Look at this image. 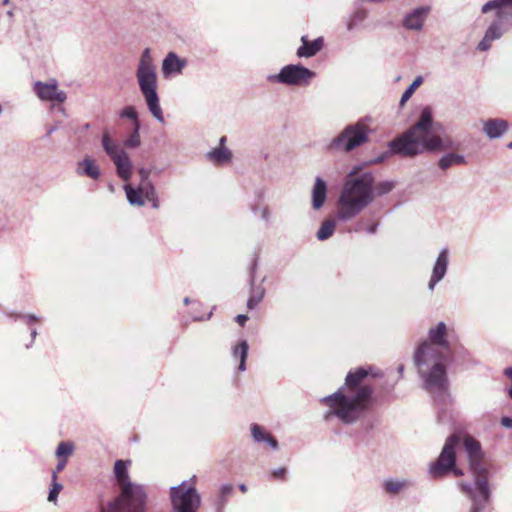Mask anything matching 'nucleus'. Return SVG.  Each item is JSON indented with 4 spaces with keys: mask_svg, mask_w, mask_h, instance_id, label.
<instances>
[{
    "mask_svg": "<svg viewBox=\"0 0 512 512\" xmlns=\"http://www.w3.org/2000/svg\"><path fill=\"white\" fill-rule=\"evenodd\" d=\"M369 375L376 378L381 376V372H375L373 366H359L350 370L344 385L321 400L331 407L324 418L329 420L331 416H335L347 425L364 418L375 404L373 386L364 383Z\"/></svg>",
    "mask_w": 512,
    "mask_h": 512,
    "instance_id": "f257e3e1",
    "label": "nucleus"
},
{
    "mask_svg": "<svg viewBox=\"0 0 512 512\" xmlns=\"http://www.w3.org/2000/svg\"><path fill=\"white\" fill-rule=\"evenodd\" d=\"M414 365L423 381V388L432 394L433 400L440 406H447L452 398L449 392L447 365L457 361L452 356L442 355L440 350L422 341L415 349Z\"/></svg>",
    "mask_w": 512,
    "mask_h": 512,
    "instance_id": "f03ea898",
    "label": "nucleus"
},
{
    "mask_svg": "<svg viewBox=\"0 0 512 512\" xmlns=\"http://www.w3.org/2000/svg\"><path fill=\"white\" fill-rule=\"evenodd\" d=\"M374 183L373 172L363 171L362 165L354 166L344 178L336 218L342 222L350 221L374 202Z\"/></svg>",
    "mask_w": 512,
    "mask_h": 512,
    "instance_id": "7ed1b4c3",
    "label": "nucleus"
},
{
    "mask_svg": "<svg viewBox=\"0 0 512 512\" xmlns=\"http://www.w3.org/2000/svg\"><path fill=\"white\" fill-rule=\"evenodd\" d=\"M130 460L118 459L114 463V477L121 488L119 496L101 503L97 512H147L148 495L141 484L129 477Z\"/></svg>",
    "mask_w": 512,
    "mask_h": 512,
    "instance_id": "20e7f679",
    "label": "nucleus"
},
{
    "mask_svg": "<svg viewBox=\"0 0 512 512\" xmlns=\"http://www.w3.org/2000/svg\"><path fill=\"white\" fill-rule=\"evenodd\" d=\"M433 113L429 106H425L417 119V121L410 126L413 132V141L416 157L424 153H438L446 150L458 148L459 144L456 143L451 137L442 138L433 131Z\"/></svg>",
    "mask_w": 512,
    "mask_h": 512,
    "instance_id": "39448f33",
    "label": "nucleus"
},
{
    "mask_svg": "<svg viewBox=\"0 0 512 512\" xmlns=\"http://www.w3.org/2000/svg\"><path fill=\"white\" fill-rule=\"evenodd\" d=\"M472 482H459L458 487L471 502L469 512H485L491 504L492 489L489 483V471L484 462V456L468 459Z\"/></svg>",
    "mask_w": 512,
    "mask_h": 512,
    "instance_id": "423d86ee",
    "label": "nucleus"
},
{
    "mask_svg": "<svg viewBox=\"0 0 512 512\" xmlns=\"http://www.w3.org/2000/svg\"><path fill=\"white\" fill-rule=\"evenodd\" d=\"M136 78L149 112L158 122L164 123L163 110L157 92L158 76L150 48H145L141 53Z\"/></svg>",
    "mask_w": 512,
    "mask_h": 512,
    "instance_id": "0eeeda50",
    "label": "nucleus"
},
{
    "mask_svg": "<svg viewBox=\"0 0 512 512\" xmlns=\"http://www.w3.org/2000/svg\"><path fill=\"white\" fill-rule=\"evenodd\" d=\"M369 117L348 124L327 145L329 152L350 153L369 141L371 129L367 124Z\"/></svg>",
    "mask_w": 512,
    "mask_h": 512,
    "instance_id": "6e6552de",
    "label": "nucleus"
},
{
    "mask_svg": "<svg viewBox=\"0 0 512 512\" xmlns=\"http://www.w3.org/2000/svg\"><path fill=\"white\" fill-rule=\"evenodd\" d=\"M459 443L460 437L457 434H451L447 437L440 454L428 466V473L433 479L444 478L450 473L455 477L464 475V471L457 466L456 450Z\"/></svg>",
    "mask_w": 512,
    "mask_h": 512,
    "instance_id": "1a4fd4ad",
    "label": "nucleus"
},
{
    "mask_svg": "<svg viewBox=\"0 0 512 512\" xmlns=\"http://www.w3.org/2000/svg\"><path fill=\"white\" fill-rule=\"evenodd\" d=\"M512 0H489L484 3L481 7V13L487 14L491 11H495V18L488 25L485 30L484 36L481 41L478 43L476 49L480 52L488 51L492 42L499 40L505 33L503 29V23H505V15L502 12V8H511Z\"/></svg>",
    "mask_w": 512,
    "mask_h": 512,
    "instance_id": "9d476101",
    "label": "nucleus"
},
{
    "mask_svg": "<svg viewBox=\"0 0 512 512\" xmlns=\"http://www.w3.org/2000/svg\"><path fill=\"white\" fill-rule=\"evenodd\" d=\"M196 476H192L190 481L184 480L180 484L169 488V496L172 512H198L202 499L196 489L194 482Z\"/></svg>",
    "mask_w": 512,
    "mask_h": 512,
    "instance_id": "9b49d317",
    "label": "nucleus"
},
{
    "mask_svg": "<svg viewBox=\"0 0 512 512\" xmlns=\"http://www.w3.org/2000/svg\"><path fill=\"white\" fill-rule=\"evenodd\" d=\"M101 145L115 165L117 176L125 182L129 181L133 173V163L128 153L112 139L108 132L102 134Z\"/></svg>",
    "mask_w": 512,
    "mask_h": 512,
    "instance_id": "f8f14e48",
    "label": "nucleus"
},
{
    "mask_svg": "<svg viewBox=\"0 0 512 512\" xmlns=\"http://www.w3.org/2000/svg\"><path fill=\"white\" fill-rule=\"evenodd\" d=\"M315 76L314 71L297 63L283 66L277 74H269L266 80L269 83L302 87L307 86Z\"/></svg>",
    "mask_w": 512,
    "mask_h": 512,
    "instance_id": "ddd939ff",
    "label": "nucleus"
},
{
    "mask_svg": "<svg viewBox=\"0 0 512 512\" xmlns=\"http://www.w3.org/2000/svg\"><path fill=\"white\" fill-rule=\"evenodd\" d=\"M413 132L410 127L400 135L396 136L387 143L388 149L381 153L378 157L370 160L369 164H378L384 162L391 156H400L404 158H415V148L413 141Z\"/></svg>",
    "mask_w": 512,
    "mask_h": 512,
    "instance_id": "4468645a",
    "label": "nucleus"
},
{
    "mask_svg": "<svg viewBox=\"0 0 512 512\" xmlns=\"http://www.w3.org/2000/svg\"><path fill=\"white\" fill-rule=\"evenodd\" d=\"M431 347L436 346L442 349V355L452 356L454 359L465 356L466 349L462 345L453 344L448 339V331L445 322L440 321L435 327L428 331V341L425 340Z\"/></svg>",
    "mask_w": 512,
    "mask_h": 512,
    "instance_id": "2eb2a0df",
    "label": "nucleus"
},
{
    "mask_svg": "<svg viewBox=\"0 0 512 512\" xmlns=\"http://www.w3.org/2000/svg\"><path fill=\"white\" fill-rule=\"evenodd\" d=\"M258 268V255L255 254L249 268V288H250V296L247 300L246 306L248 309H255L264 299L266 294V289L262 285L266 278L264 277L261 281V284L256 285V271Z\"/></svg>",
    "mask_w": 512,
    "mask_h": 512,
    "instance_id": "dca6fc26",
    "label": "nucleus"
},
{
    "mask_svg": "<svg viewBox=\"0 0 512 512\" xmlns=\"http://www.w3.org/2000/svg\"><path fill=\"white\" fill-rule=\"evenodd\" d=\"M430 10V6H419L414 8L404 16L402 20L403 27L407 30L420 31L423 28Z\"/></svg>",
    "mask_w": 512,
    "mask_h": 512,
    "instance_id": "f3484780",
    "label": "nucleus"
},
{
    "mask_svg": "<svg viewBox=\"0 0 512 512\" xmlns=\"http://www.w3.org/2000/svg\"><path fill=\"white\" fill-rule=\"evenodd\" d=\"M449 250L442 248L436 258L433 266L432 275L428 283V288L433 290L435 286L445 277L448 268Z\"/></svg>",
    "mask_w": 512,
    "mask_h": 512,
    "instance_id": "a211bd4d",
    "label": "nucleus"
},
{
    "mask_svg": "<svg viewBox=\"0 0 512 512\" xmlns=\"http://www.w3.org/2000/svg\"><path fill=\"white\" fill-rule=\"evenodd\" d=\"M301 46L296 50V55L299 58H312L319 53L324 47V38L318 37L312 41L308 39V36L303 35L301 37Z\"/></svg>",
    "mask_w": 512,
    "mask_h": 512,
    "instance_id": "6ab92c4d",
    "label": "nucleus"
},
{
    "mask_svg": "<svg viewBox=\"0 0 512 512\" xmlns=\"http://www.w3.org/2000/svg\"><path fill=\"white\" fill-rule=\"evenodd\" d=\"M187 60L180 58L175 52H169L162 61V73L165 77L182 73Z\"/></svg>",
    "mask_w": 512,
    "mask_h": 512,
    "instance_id": "aec40b11",
    "label": "nucleus"
},
{
    "mask_svg": "<svg viewBox=\"0 0 512 512\" xmlns=\"http://www.w3.org/2000/svg\"><path fill=\"white\" fill-rule=\"evenodd\" d=\"M327 194V182L322 177L317 176L311 191L312 208L314 210H319L324 206L327 200Z\"/></svg>",
    "mask_w": 512,
    "mask_h": 512,
    "instance_id": "412c9836",
    "label": "nucleus"
},
{
    "mask_svg": "<svg viewBox=\"0 0 512 512\" xmlns=\"http://www.w3.org/2000/svg\"><path fill=\"white\" fill-rule=\"evenodd\" d=\"M509 124L502 118H489L484 122L483 132L489 139H498L508 130Z\"/></svg>",
    "mask_w": 512,
    "mask_h": 512,
    "instance_id": "4be33fe9",
    "label": "nucleus"
},
{
    "mask_svg": "<svg viewBox=\"0 0 512 512\" xmlns=\"http://www.w3.org/2000/svg\"><path fill=\"white\" fill-rule=\"evenodd\" d=\"M76 173L80 176L89 177L97 180L101 176V170L96 161L90 157H85L79 161L76 168Z\"/></svg>",
    "mask_w": 512,
    "mask_h": 512,
    "instance_id": "5701e85b",
    "label": "nucleus"
},
{
    "mask_svg": "<svg viewBox=\"0 0 512 512\" xmlns=\"http://www.w3.org/2000/svg\"><path fill=\"white\" fill-rule=\"evenodd\" d=\"M234 494V486L230 483L222 484L215 496L214 507L215 512H225V508L229 499Z\"/></svg>",
    "mask_w": 512,
    "mask_h": 512,
    "instance_id": "b1692460",
    "label": "nucleus"
},
{
    "mask_svg": "<svg viewBox=\"0 0 512 512\" xmlns=\"http://www.w3.org/2000/svg\"><path fill=\"white\" fill-rule=\"evenodd\" d=\"M467 159L464 155L454 151L443 154L437 162V166L440 170L446 171L452 166L466 165Z\"/></svg>",
    "mask_w": 512,
    "mask_h": 512,
    "instance_id": "393cba45",
    "label": "nucleus"
},
{
    "mask_svg": "<svg viewBox=\"0 0 512 512\" xmlns=\"http://www.w3.org/2000/svg\"><path fill=\"white\" fill-rule=\"evenodd\" d=\"M249 344L246 339L239 341L232 349V357L234 360H238L239 364L237 367L238 372H244L247 369L246 361L248 357Z\"/></svg>",
    "mask_w": 512,
    "mask_h": 512,
    "instance_id": "a878e982",
    "label": "nucleus"
},
{
    "mask_svg": "<svg viewBox=\"0 0 512 512\" xmlns=\"http://www.w3.org/2000/svg\"><path fill=\"white\" fill-rule=\"evenodd\" d=\"M232 157L233 154L227 147L212 148L206 153V158L216 165L228 163Z\"/></svg>",
    "mask_w": 512,
    "mask_h": 512,
    "instance_id": "bb28decb",
    "label": "nucleus"
},
{
    "mask_svg": "<svg viewBox=\"0 0 512 512\" xmlns=\"http://www.w3.org/2000/svg\"><path fill=\"white\" fill-rule=\"evenodd\" d=\"M123 188L130 205L143 206L145 204L146 197L138 186L134 187L130 184H125Z\"/></svg>",
    "mask_w": 512,
    "mask_h": 512,
    "instance_id": "cd10ccee",
    "label": "nucleus"
},
{
    "mask_svg": "<svg viewBox=\"0 0 512 512\" xmlns=\"http://www.w3.org/2000/svg\"><path fill=\"white\" fill-rule=\"evenodd\" d=\"M56 85V80H52L49 83L37 81L34 84V92L41 100L50 101L53 91L56 89Z\"/></svg>",
    "mask_w": 512,
    "mask_h": 512,
    "instance_id": "c85d7f7f",
    "label": "nucleus"
},
{
    "mask_svg": "<svg viewBox=\"0 0 512 512\" xmlns=\"http://www.w3.org/2000/svg\"><path fill=\"white\" fill-rule=\"evenodd\" d=\"M463 445L468 459L484 456L481 443L477 439L466 437Z\"/></svg>",
    "mask_w": 512,
    "mask_h": 512,
    "instance_id": "c756f323",
    "label": "nucleus"
},
{
    "mask_svg": "<svg viewBox=\"0 0 512 512\" xmlns=\"http://www.w3.org/2000/svg\"><path fill=\"white\" fill-rule=\"evenodd\" d=\"M368 16V11L363 8H356L349 16L346 22L348 31H353L360 23H362Z\"/></svg>",
    "mask_w": 512,
    "mask_h": 512,
    "instance_id": "7c9ffc66",
    "label": "nucleus"
},
{
    "mask_svg": "<svg viewBox=\"0 0 512 512\" xmlns=\"http://www.w3.org/2000/svg\"><path fill=\"white\" fill-rule=\"evenodd\" d=\"M336 221L333 219H328L322 222L320 228L316 233V237L319 241H325L329 239L335 231Z\"/></svg>",
    "mask_w": 512,
    "mask_h": 512,
    "instance_id": "2f4dec72",
    "label": "nucleus"
},
{
    "mask_svg": "<svg viewBox=\"0 0 512 512\" xmlns=\"http://www.w3.org/2000/svg\"><path fill=\"white\" fill-rule=\"evenodd\" d=\"M140 129L141 123H134L131 134L123 142L124 147L135 149L141 145Z\"/></svg>",
    "mask_w": 512,
    "mask_h": 512,
    "instance_id": "473e14b6",
    "label": "nucleus"
},
{
    "mask_svg": "<svg viewBox=\"0 0 512 512\" xmlns=\"http://www.w3.org/2000/svg\"><path fill=\"white\" fill-rule=\"evenodd\" d=\"M396 186V182L393 180H383L378 183H374V200L377 197H382L389 194Z\"/></svg>",
    "mask_w": 512,
    "mask_h": 512,
    "instance_id": "72a5a7b5",
    "label": "nucleus"
},
{
    "mask_svg": "<svg viewBox=\"0 0 512 512\" xmlns=\"http://www.w3.org/2000/svg\"><path fill=\"white\" fill-rule=\"evenodd\" d=\"M409 485V481L407 480H396V479H387L383 482V489L390 494H398L402 489Z\"/></svg>",
    "mask_w": 512,
    "mask_h": 512,
    "instance_id": "f704fd0d",
    "label": "nucleus"
},
{
    "mask_svg": "<svg viewBox=\"0 0 512 512\" xmlns=\"http://www.w3.org/2000/svg\"><path fill=\"white\" fill-rule=\"evenodd\" d=\"M423 78L422 76H417L413 82L404 90V92L401 95L400 104H404L406 101H408L415 90L422 84Z\"/></svg>",
    "mask_w": 512,
    "mask_h": 512,
    "instance_id": "c9c22d12",
    "label": "nucleus"
},
{
    "mask_svg": "<svg viewBox=\"0 0 512 512\" xmlns=\"http://www.w3.org/2000/svg\"><path fill=\"white\" fill-rule=\"evenodd\" d=\"M74 451V445L70 441H62L58 444L56 449V456L59 459H67Z\"/></svg>",
    "mask_w": 512,
    "mask_h": 512,
    "instance_id": "e433bc0d",
    "label": "nucleus"
},
{
    "mask_svg": "<svg viewBox=\"0 0 512 512\" xmlns=\"http://www.w3.org/2000/svg\"><path fill=\"white\" fill-rule=\"evenodd\" d=\"M119 117L131 120L132 126L134 125V123H141L138 117V112L136 108L132 105L125 106L123 109H121L119 111Z\"/></svg>",
    "mask_w": 512,
    "mask_h": 512,
    "instance_id": "4c0bfd02",
    "label": "nucleus"
},
{
    "mask_svg": "<svg viewBox=\"0 0 512 512\" xmlns=\"http://www.w3.org/2000/svg\"><path fill=\"white\" fill-rule=\"evenodd\" d=\"M251 435L256 443H261V440L265 438L269 432L257 423H253L250 426Z\"/></svg>",
    "mask_w": 512,
    "mask_h": 512,
    "instance_id": "58836bf2",
    "label": "nucleus"
},
{
    "mask_svg": "<svg viewBox=\"0 0 512 512\" xmlns=\"http://www.w3.org/2000/svg\"><path fill=\"white\" fill-rule=\"evenodd\" d=\"M63 489V485L56 480L51 481V487L48 493V501L55 502L58 498L59 493Z\"/></svg>",
    "mask_w": 512,
    "mask_h": 512,
    "instance_id": "ea45409f",
    "label": "nucleus"
},
{
    "mask_svg": "<svg viewBox=\"0 0 512 512\" xmlns=\"http://www.w3.org/2000/svg\"><path fill=\"white\" fill-rule=\"evenodd\" d=\"M138 188L142 191L146 198L149 196H154V193H156L155 185L151 180L140 181Z\"/></svg>",
    "mask_w": 512,
    "mask_h": 512,
    "instance_id": "a19ab883",
    "label": "nucleus"
},
{
    "mask_svg": "<svg viewBox=\"0 0 512 512\" xmlns=\"http://www.w3.org/2000/svg\"><path fill=\"white\" fill-rule=\"evenodd\" d=\"M21 320L29 327H33L35 323H38L42 320L40 316L35 314H22Z\"/></svg>",
    "mask_w": 512,
    "mask_h": 512,
    "instance_id": "79ce46f5",
    "label": "nucleus"
},
{
    "mask_svg": "<svg viewBox=\"0 0 512 512\" xmlns=\"http://www.w3.org/2000/svg\"><path fill=\"white\" fill-rule=\"evenodd\" d=\"M286 475H287V468H285V467H279V468L271 470V472H270V478L273 480L279 479V480L284 481L286 479Z\"/></svg>",
    "mask_w": 512,
    "mask_h": 512,
    "instance_id": "37998d69",
    "label": "nucleus"
},
{
    "mask_svg": "<svg viewBox=\"0 0 512 512\" xmlns=\"http://www.w3.org/2000/svg\"><path fill=\"white\" fill-rule=\"evenodd\" d=\"M261 443H266L272 450L279 448L278 440L270 433L265 435V438L261 440Z\"/></svg>",
    "mask_w": 512,
    "mask_h": 512,
    "instance_id": "c03bdc74",
    "label": "nucleus"
},
{
    "mask_svg": "<svg viewBox=\"0 0 512 512\" xmlns=\"http://www.w3.org/2000/svg\"><path fill=\"white\" fill-rule=\"evenodd\" d=\"M67 95L63 90H58V84L56 85V89L53 91L51 102L62 103L66 100Z\"/></svg>",
    "mask_w": 512,
    "mask_h": 512,
    "instance_id": "a18cd8bd",
    "label": "nucleus"
},
{
    "mask_svg": "<svg viewBox=\"0 0 512 512\" xmlns=\"http://www.w3.org/2000/svg\"><path fill=\"white\" fill-rule=\"evenodd\" d=\"M67 464V459H59L55 469L52 471L51 480H56L58 478V473L61 472Z\"/></svg>",
    "mask_w": 512,
    "mask_h": 512,
    "instance_id": "49530a36",
    "label": "nucleus"
},
{
    "mask_svg": "<svg viewBox=\"0 0 512 512\" xmlns=\"http://www.w3.org/2000/svg\"><path fill=\"white\" fill-rule=\"evenodd\" d=\"M138 174L140 176V181H148L150 180L151 170L149 168L141 167L138 169Z\"/></svg>",
    "mask_w": 512,
    "mask_h": 512,
    "instance_id": "de8ad7c7",
    "label": "nucleus"
},
{
    "mask_svg": "<svg viewBox=\"0 0 512 512\" xmlns=\"http://www.w3.org/2000/svg\"><path fill=\"white\" fill-rule=\"evenodd\" d=\"M502 12L504 13L505 23L512 26V7L511 8H502Z\"/></svg>",
    "mask_w": 512,
    "mask_h": 512,
    "instance_id": "09e8293b",
    "label": "nucleus"
},
{
    "mask_svg": "<svg viewBox=\"0 0 512 512\" xmlns=\"http://www.w3.org/2000/svg\"><path fill=\"white\" fill-rule=\"evenodd\" d=\"M146 200L151 202V207L153 209H158L159 208L160 203H159V198H158L157 192L154 193V196H149L148 198H146Z\"/></svg>",
    "mask_w": 512,
    "mask_h": 512,
    "instance_id": "8fccbe9b",
    "label": "nucleus"
},
{
    "mask_svg": "<svg viewBox=\"0 0 512 512\" xmlns=\"http://www.w3.org/2000/svg\"><path fill=\"white\" fill-rule=\"evenodd\" d=\"M30 335H31V341L29 344L26 345V348L29 349L34 344V341L38 335L37 329L35 327H30Z\"/></svg>",
    "mask_w": 512,
    "mask_h": 512,
    "instance_id": "3c124183",
    "label": "nucleus"
},
{
    "mask_svg": "<svg viewBox=\"0 0 512 512\" xmlns=\"http://www.w3.org/2000/svg\"><path fill=\"white\" fill-rule=\"evenodd\" d=\"M249 317L245 314H239L235 317V321L240 325L244 326L248 321Z\"/></svg>",
    "mask_w": 512,
    "mask_h": 512,
    "instance_id": "603ef678",
    "label": "nucleus"
},
{
    "mask_svg": "<svg viewBox=\"0 0 512 512\" xmlns=\"http://www.w3.org/2000/svg\"><path fill=\"white\" fill-rule=\"evenodd\" d=\"M23 313H18L15 311L6 312L5 315L13 321L21 320V316Z\"/></svg>",
    "mask_w": 512,
    "mask_h": 512,
    "instance_id": "864d4df0",
    "label": "nucleus"
},
{
    "mask_svg": "<svg viewBox=\"0 0 512 512\" xmlns=\"http://www.w3.org/2000/svg\"><path fill=\"white\" fill-rule=\"evenodd\" d=\"M501 424L505 427V428H512V417H509V416H503L501 418Z\"/></svg>",
    "mask_w": 512,
    "mask_h": 512,
    "instance_id": "5fc2aeb1",
    "label": "nucleus"
},
{
    "mask_svg": "<svg viewBox=\"0 0 512 512\" xmlns=\"http://www.w3.org/2000/svg\"><path fill=\"white\" fill-rule=\"evenodd\" d=\"M378 226H379V223L378 222H374L372 224H370L369 226L366 227V232L368 234H375L377 232V229H378Z\"/></svg>",
    "mask_w": 512,
    "mask_h": 512,
    "instance_id": "6e6d98bb",
    "label": "nucleus"
},
{
    "mask_svg": "<svg viewBox=\"0 0 512 512\" xmlns=\"http://www.w3.org/2000/svg\"><path fill=\"white\" fill-rule=\"evenodd\" d=\"M212 317V311H210L206 317L204 316H201V315H198V314H193L192 315V318L194 321H203V320H209L210 318Z\"/></svg>",
    "mask_w": 512,
    "mask_h": 512,
    "instance_id": "4d7b16f0",
    "label": "nucleus"
},
{
    "mask_svg": "<svg viewBox=\"0 0 512 512\" xmlns=\"http://www.w3.org/2000/svg\"><path fill=\"white\" fill-rule=\"evenodd\" d=\"M261 218L264 220V221H269V218H270V212H269V209L268 207H262L261 208Z\"/></svg>",
    "mask_w": 512,
    "mask_h": 512,
    "instance_id": "13d9d810",
    "label": "nucleus"
},
{
    "mask_svg": "<svg viewBox=\"0 0 512 512\" xmlns=\"http://www.w3.org/2000/svg\"><path fill=\"white\" fill-rule=\"evenodd\" d=\"M56 130H57V126H51V127H49V128H48V130H47V133H46L45 137H50V135H51L52 133H54Z\"/></svg>",
    "mask_w": 512,
    "mask_h": 512,
    "instance_id": "bf43d9fd",
    "label": "nucleus"
},
{
    "mask_svg": "<svg viewBox=\"0 0 512 512\" xmlns=\"http://www.w3.org/2000/svg\"><path fill=\"white\" fill-rule=\"evenodd\" d=\"M226 141H227V137L226 136H222L219 139V146L218 147H225Z\"/></svg>",
    "mask_w": 512,
    "mask_h": 512,
    "instance_id": "052dcab7",
    "label": "nucleus"
},
{
    "mask_svg": "<svg viewBox=\"0 0 512 512\" xmlns=\"http://www.w3.org/2000/svg\"><path fill=\"white\" fill-rule=\"evenodd\" d=\"M238 488L241 492L245 493L247 491V485L244 483H241L238 485Z\"/></svg>",
    "mask_w": 512,
    "mask_h": 512,
    "instance_id": "680f3d73",
    "label": "nucleus"
},
{
    "mask_svg": "<svg viewBox=\"0 0 512 512\" xmlns=\"http://www.w3.org/2000/svg\"><path fill=\"white\" fill-rule=\"evenodd\" d=\"M384 0H358V2L381 3Z\"/></svg>",
    "mask_w": 512,
    "mask_h": 512,
    "instance_id": "e2e57ef3",
    "label": "nucleus"
},
{
    "mask_svg": "<svg viewBox=\"0 0 512 512\" xmlns=\"http://www.w3.org/2000/svg\"><path fill=\"white\" fill-rule=\"evenodd\" d=\"M403 372H404V366H403V365H400V366L398 367V373H399L400 377H402V376H403Z\"/></svg>",
    "mask_w": 512,
    "mask_h": 512,
    "instance_id": "0e129e2a",
    "label": "nucleus"
},
{
    "mask_svg": "<svg viewBox=\"0 0 512 512\" xmlns=\"http://www.w3.org/2000/svg\"><path fill=\"white\" fill-rule=\"evenodd\" d=\"M184 304L185 305H188L189 303H191L192 301L190 300L189 297H185L184 300H183Z\"/></svg>",
    "mask_w": 512,
    "mask_h": 512,
    "instance_id": "69168bd1",
    "label": "nucleus"
},
{
    "mask_svg": "<svg viewBox=\"0 0 512 512\" xmlns=\"http://www.w3.org/2000/svg\"><path fill=\"white\" fill-rule=\"evenodd\" d=\"M252 211H253V213H255V214H256L257 212L261 211V208H259L258 206H254V207L252 208Z\"/></svg>",
    "mask_w": 512,
    "mask_h": 512,
    "instance_id": "338daca9",
    "label": "nucleus"
},
{
    "mask_svg": "<svg viewBox=\"0 0 512 512\" xmlns=\"http://www.w3.org/2000/svg\"><path fill=\"white\" fill-rule=\"evenodd\" d=\"M88 129H90V123H85L83 126V130H88Z\"/></svg>",
    "mask_w": 512,
    "mask_h": 512,
    "instance_id": "774afa93",
    "label": "nucleus"
}]
</instances>
